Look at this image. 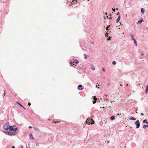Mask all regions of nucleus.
<instances>
[{
	"instance_id": "21",
	"label": "nucleus",
	"mask_w": 148,
	"mask_h": 148,
	"mask_svg": "<svg viewBox=\"0 0 148 148\" xmlns=\"http://www.w3.org/2000/svg\"><path fill=\"white\" fill-rule=\"evenodd\" d=\"M84 58H85V59H87V56L85 54H84Z\"/></svg>"
},
{
	"instance_id": "48",
	"label": "nucleus",
	"mask_w": 148,
	"mask_h": 148,
	"mask_svg": "<svg viewBox=\"0 0 148 148\" xmlns=\"http://www.w3.org/2000/svg\"><path fill=\"white\" fill-rule=\"evenodd\" d=\"M21 147L22 148H23V146H21Z\"/></svg>"
},
{
	"instance_id": "51",
	"label": "nucleus",
	"mask_w": 148,
	"mask_h": 148,
	"mask_svg": "<svg viewBox=\"0 0 148 148\" xmlns=\"http://www.w3.org/2000/svg\"><path fill=\"white\" fill-rule=\"evenodd\" d=\"M106 17H107V18H108V16H106Z\"/></svg>"
},
{
	"instance_id": "34",
	"label": "nucleus",
	"mask_w": 148,
	"mask_h": 148,
	"mask_svg": "<svg viewBox=\"0 0 148 148\" xmlns=\"http://www.w3.org/2000/svg\"><path fill=\"white\" fill-rule=\"evenodd\" d=\"M102 69V70H103V71H104V72L105 71V70L103 68Z\"/></svg>"
},
{
	"instance_id": "15",
	"label": "nucleus",
	"mask_w": 148,
	"mask_h": 148,
	"mask_svg": "<svg viewBox=\"0 0 148 148\" xmlns=\"http://www.w3.org/2000/svg\"><path fill=\"white\" fill-rule=\"evenodd\" d=\"M130 36L131 37L132 39L133 40H134L135 39L134 38V36L132 34H130Z\"/></svg>"
},
{
	"instance_id": "5",
	"label": "nucleus",
	"mask_w": 148,
	"mask_h": 148,
	"mask_svg": "<svg viewBox=\"0 0 148 148\" xmlns=\"http://www.w3.org/2000/svg\"><path fill=\"white\" fill-rule=\"evenodd\" d=\"M9 127H8L6 128H5V129H2L3 132L5 134H6L7 132H8V130H9Z\"/></svg>"
},
{
	"instance_id": "1",
	"label": "nucleus",
	"mask_w": 148,
	"mask_h": 148,
	"mask_svg": "<svg viewBox=\"0 0 148 148\" xmlns=\"http://www.w3.org/2000/svg\"><path fill=\"white\" fill-rule=\"evenodd\" d=\"M9 130L10 131H13L14 132L18 131V128L16 127L15 125L9 126Z\"/></svg>"
},
{
	"instance_id": "32",
	"label": "nucleus",
	"mask_w": 148,
	"mask_h": 148,
	"mask_svg": "<svg viewBox=\"0 0 148 148\" xmlns=\"http://www.w3.org/2000/svg\"><path fill=\"white\" fill-rule=\"evenodd\" d=\"M140 115H141L143 116L144 115V114L143 113H141L140 114Z\"/></svg>"
},
{
	"instance_id": "13",
	"label": "nucleus",
	"mask_w": 148,
	"mask_h": 148,
	"mask_svg": "<svg viewBox=\"0 0 148 148\" xmlns=\"http://www.w3.org/2000/svg\"><path fill=\"white\" fill-rule=\"evenodd\" d=\"M10 125H3V129H5V128H6L7 127H9Z\"/></svg>"
},
{
	"instance_id": "26",
	"label": "nucleus",
	"mask_w": 148,
	"mask_h": 148,
	"mask_svg": "<svg viewBox=\"0 0 148 148\" xmlns=\"http://www.w3.org/2000/svg\"><path fill=\"white\" fill-rule=\"evenodd\" d=\"M110 26V25H109L108 26L106 27V29L107 30H108V28H109V26Z\"/></svg>"
},
{
	"instance_id": "10",
	"label": "nucleus",
	"mask_w": 148,
	"mask_h": 148,
	"mask_svg": "<svg viewBox=\"0 0 148 148\" xmlns=\"http://www.w3.org/2000/svg\"><path fill=\"white\" fill-rule=\"evenodd\" d=\"M29 138L31 140H34V139L32 134H30L29 135Z\"/></svg>"
},
{
	"instance_id": "38",
	"label": "nucleus",
	"mask_w": 148,
	"mask_h": 148,
	"mask_svg": "<svg viewBox=\"0 0 148 148\" xmlns=\"http://www.w3.org/2000/svg\"><path fill=\"white\" fill-rule=\"evenodd\" d=\"M11 148H15V147L14 146H13Z\"/></svg>"
},
{
	"instance_id": "53",
	"label": "nucleus",
	"mask_w": 148,
	"mask_h": 148,
	"mask_svg": "<svg viewBox=\"0 0 148 148\" xmlns=\"http://www.w3.org/2000/svg\"><path fill=\"white\" fill-rule=\"evenodd\" d=\"M119 14V12H118V13L117 14V15H118Z\"/></svg>"
},
{
	"instance_id": "47",
	"label": "nucleus",
	"mask_w": 148,
	"mask_h": 148,
	"mask_svg": "<svg viewBox=\"0 0 148 148\" xmlns=\"http://www.w3.org/2000/svg\"><path fill=\"white\" fill-rule=\"evenodd\" d=\"M143 58V57H140V58L141 59L142 58Z\"/></svg>"
},
{
	"instance_id": "16",
	"label": "nucleus",
	"mask_w": 148,
	"mask_h": 148,
	"mask_svg": "<svg viewBox=\"0 0 148 148\" xmlns=\"http://www.w3.org/2000/svg\"><path fill=\"white\" fill-rule=\"evenodd\" d=\"M110 119L112 120H114L115 119V117L114 116H112L110 117Z\"/></svg>"
},
{
	"instance_id": "12",
	"label": "nucleus",
	"mask_w": 148,
	"mask_h": 148,
	"mask_svg": "<svg viewBox=\"0 0 148 148\" xmlns=\"http://www.w3.org/2000/svg\"><path fill=\"white\" fill-rule=\"evenodd\" d=\"M133 40L134 41V42L135 45V46H137V43L136 40L135 39L134 40Z\"/></svg>"
},
{
	"instance_id": "40",
	"label": "nucleus",
	"mask_w": 148,
	"mask_h": 148,
	"mask_svg": "<svg viewBox=\"0 0 148 148\" xmlns=\"http://www.w3.org/2000/svg\"><path fill=\"white\" fill-rule=\"evenodd\" d=\"M121 114H119V113H118V114H117V115H120Z\"/></svg>"
},
{
	"instance_id": "6",
	"label": "nucleus",
	"mask_w": 148,
	"mask_h": 148,
	"mask_svg": "<svg viewBox=\"0 0 148 148\" xmlns=\"http://www.w3.org/2000/svg\"><path fill=\"white\" fill-rule=\"evenodd\" d=\"M129 119L130 120H136V119L135 117H133L132 116H130L129 118Z\"/></svg>"
},
{
	"instance_id": "11",
	"label": "nucleus",
	"mask_w": 148,
	"mask_h": 148,
	"mask_svg": "<svg viewBox=\"0 0 148 148\" xmlns=\"http://www.w3.org/2000/svg\"><path fill=\"white\" fill-rule=\"evenodd\" d=\"M141 12L143 14H144L145 11L143 8H141Z\"/></svg>"
},
{
	"instance_id": "50",
	"label": "nucleus",
	"mask_w": 148,
	"mask_h": 148,
	"mask_svg": "<svg viewBox=\"0 0 148 148\" xmlns=\"http://www.w3.org/2000/svg\"><path fill=\"white\" fill-rule=\"evenodd\" d=\"M126 85H127V86H128V84H126Z\"/></svg>"
},
{
	"instance_id": "44",
	"label": "nucleus",
	"mask_w": 148,
	"mask_h": 148,
	"mask_svg": "<svg viewBox=\"0 0 148 148\" xmlns=\"http://www.w3.org/2000/svg\"><path fill=\"white\" fill-rule=\"evenodd\" d=\"M36 145L37 146H38V144H36Z\"/></svg>"
},
{
	"instance_id": "22",
	"label": "nucleus",
	"mask_w": 148,
	"mask_h": 148,
	"mask_svg": "<svg viewBox=\"0 0 148 148\" xmlns=\"http://www.w3.org/2000/svg\"><path fill=\"white\" fill-rule=\"evenodd\" d=\"M112 64L113 65H115L116 64V62L114 61L112 62Z\"/></svg>"
},
{
	"instance_id": "56",
	"label": "nucleus",
	"mask_w": 148,
	"mask_h": 148,
	"mask_svg": "<svg viewBox=\"0 0 148 148\" xmlns=\"http://www.w3.org/2000/svg\"><path fill=\"white\" fill-rule=\"evenodd\" d=\"M88 1H89V0H88Z\"/></svg>"
},
{
	"instance_id": "29",
	"label": "nucleus",
	"mask_w": 148,
	"mask_h": 148,
	"mask_svg": "<svg viewBox=\"0 0 148 148\" xmlns=\"http://www.w3.org/2000/svg\"><path fill=\"white\" fill-rule=\"evenodd\" d=\"M146 89L148 90V85L147 86Z\"/></svg>"
},
{
	"instance_id": "42",
	"label": "nucleus",
	"mask_w": 148,
	"mask_h": 148,
	"mask_svg": "<svg viewBox=\"0 0 148 148\" xmlns=\"http://www.w3.org/2000/svg\"><path fill=\"white\" fill-rule=\"evenodd\" d=\"M23 107V108L24 109H25H25H25V108L23 106V107Z\"/></svg>"
},
{
	"instance_id": "49",
	"label": "nucleus",
	"mask_w": 148,
	"mask_h": 148,
	"mask_svg": "<svg viewBox=\"0 0 148 148\" xmlns=\"http://www.w3.org/2000/svg\"><path fill=\"white\" fill-rule=\"evenodd\" d=\"M107 14V13L106 12V13H105V14L106 15Z\"/></svg>"
},
{
	"instance_id": "24",
	"label": "nucleus",
	"mask_w": 148,
	"mask_h": 148,
	"mask_svg": "<svg viewBox=\"0 0 148 148\" xmlns=\"http://www.w3.org/2000/svg\"><path fill=\"white\" fill-rule=\"evenodd\" d=\"M79 61L78 60H76V61L75 62V63L76 64H77L78 63Z\"/></svg>"
},
{
	"instance_id": "36",
	"label": "nucleus",
	"mask_w": 148,
	"mask_h": 148,
	"mask_svg": "<svg viewBox=\"0 0 148 148\" xmlns=\"http://www.w3.org/2000/svg\"><path fill=\"white\" fill-rule=\"evenodd\" d=\"M94 100H95V99H96V97L95 96L94 97Z\"/></svg>"
},
{
	"instance_id": "18",
	"label": "nucleus",
	"mask_w": 148,
	"mask_h": 148,
	"mask_svg": "<svg viewBox=\"0 0 148 148\" xmlns=\"http://www.w3.org/2000/svg\"><path fill=\"white\" fill-rule=\"evenodd\" d=\"M146 127H148V125H144L143 126V128L144 129L146 128Z\"/></svg>"
},
{
	"instance_id": "45",
	"label": "nucleus",
	"mask_w": 148,
	"mask_h": 148,
	"mask_svg": "<svg viewBox=\"0 0 148 148\" xmlns=\"http://www.w3.org/2000/svg\"><path fill=\"white\" fill-rule=\"evenodd\" d=\"M103 18H104V19H105V16H103Z\"/></svg>"
},
{
	"instance_id": "9",
	"label": "nucleus",
	"mask_w": 148,
	"mask_h": 148,
	"mask_svg": "<svg viewBox=\"0 0 148 148\" xmlns=\"http://www.w3.org/2000/svg\"><path fill=\"white\" fill-rule=\"evenodd\" d=\"M120 18H121L120 16V15H119L116 20V23H117L119 22V21L120 19Z\"/></svg>"
},
{
	"instance_id": "52",
	"label": "nucleus",
	"mask_w": 148,
	"mask_h": 148,
	"mask_svg": "<svg viewBox=\"0 0 148 148\" xmlns=\"http://www.w3.org/2000/svg\"><path fill=\"white\" fill-rule=\"evenodd\" d=\"M116 9L117 10H118V8H116Z\"/></svg>"
},
{
	"instance_id": "19",
	"label": "nucleus",
	"mask_w": 148,
	"mask_h": 148,
	"mask_svg": "<svg viewBox=\"0 0 148 148\" xmlns=\"http://www.w3.org/2000/svg\"><path fill=\"white\" fill-rule=\"evenodd\" d=\"M16 103L18 104V105H19L21 107H23V106L18 102L17 101Z\"/></svg>"
},
{
	"instance_id": "31",
	"label": "nucleus",
	"mask_w": 148,
	"mask_h": 148,
	"mask_svg": "<svg viewBox=\"0 0 148 148\" xmlns=\"http://www.w3.org/2000/svg\"><path fill=\"white\" fill-rule=\"evenodd\" d=\"M92 69L93 70V71H94L95 70V67H93V68H92Z\"/></svg>"
},
{
	"instance_id": "55",
	"label": "nucleus",
	"mask_w": 148,
	"mask_h": 148,
	"mask_svg": "<svg viewBox=\"0 0 148 148\" xmlns=\"http://www.w3.org/2000/svg\"><path fill=\"white\" fill-rule=\"evenodd\" d=\"M103 13H104V12H103Z\"/></svg>"
},
{
	"instance_id": "7",
	"label": "nucleus",
	"mask_w": 148,
	"mask_h": 148,
	"mask_svg": "<svg viewBox=\"0 0 148 148\" xmlns=\"http://www.w3.org/2000/svg\"><path fill=\"white\" fill-rule=\"evenodd\" d=\"M82 86L81 85H80V84L78 86V87H77L78 89H79V90H82V89H83V88H81Z\"/></svg>"
},
{
	"instance_id": "28",
	"label": "nucleus",
	"mask_w": 148,
	"mask_h": 148,
	"mask_svg": "<svg viewBox=\"0 0 148 148\" xmlns=\"http://www.w3.org/2000/svg\"><path fill=\"white\" fill-rule=\"evenodd\" d=\"M60 122V121H56L55 122V123H59Z\"/></svg>"
},
{
	"instance_id": "14",
	"label": "nucleus",
	"mask_w": 148,
	"mask_h": 148,
	"mask_svg": "<svg viewBox=\"0 0 148 148\" xmlns=\"http://www.w3.org/2000/svg\"><path fill=\"white\" fill-rule=\"evenodd\" d=\"M34 129L35 131H38V132H39L40 131L39 129H38V128H37L36 127H34Z\"/></svg>"
},
{
	"instance_id": "39",
	"label": "nucleus",
	"mask_w": 148,
	"mask_h": 148,
	"mask_svg": "<svg viewBox=\"0 0 148 148\" xmlns=\"http://www.w3.org/2000/svg\"><path fill=\"white\" fill-rule=\"evenodd\" d=\"M141 55L142 56H143L144 55L143 53H142Z\"/></svg>"
},
{
	"instance_id": "2",
	"label": "nucleus",
	"mask_w": 148,
	"mask_h": 148,
	"mask_svg": "<svg viewBox=\"0 0 148 148\" xmlns=\"http://www.w3.org/2000/svg\"><path fill=\"white\" fill-rule=\"evenodd\" d=\"M94 121L93 119L90 118H87L86 120V123L87 124H90V123L91 124H93V122H94Z\"/></svg>"
},
{
	"instance_id": "17",
	"label": "nucleus",
	"mask_w": 148,
	"mask_h": 148,
	"mask_svg": "<svg viewBox=\"0 0 148 148\" xmlns=\"http://www.w3.org/2000/svg\"><path fill=\"white\" fill-rule=\"evenodd\" d=\"M147 120L146 119H145L143 120V123H145L146 122L147 123H148V122H147Z\"/></svg>"
},
{
	"instance_id": "37",
	"label": "nucleus",
	"mask_w": 148,
	"mask_h": 148,
	"mask_svg": "<svg viewBox=\"0 0 148 148\" xmlns=\"http://www.w3.org/2000/svg\"><path fill=\"white\" fill-rule=\"evenodd\" d=\"M29 128H32V127L31 126H29Z\"/></svg>"
},
{
	"instance_id": "35",
	"label": "nucleus",
	"mask_w": 148,
	"mask_h": 148,
	"mask_svg": "<svg viewBox=\"0 0 148 148\" xmlns=\"http://www.w3.org/2000/svg\"><path fill=\"white\" fill-rule=\"evenodd\" d=\"M28 104L29 106H30L31 105V103H28Z\"/></svg>"
},
{
	"instance_id": "43",
	"label": "nucleus",
	"mask_w": 148,
	"mask_h": 148,
	"mask_svg": "<svg viewBox=\"0 0 148 148\" xmlns=\"http://www.w3.org/2000/svg\"><path fill=\"white\" fill-rule=\"evenodd\" d=\"M110 142L108 140L107 141V143H109Z\"/></svg>"
},
{
	"instance_id": "30",
	"label": "nucleus",
	"mask_w": 148,
	"mask_h": 148,
	"mask_svg": "<svg viewBox=\"0 0 148 148\" xmlns=\"http://www.w3.org/2000/svg\"><path fill=\"white\" fill-rule=\"evenodd\" d=\"M69 63L71 65L72 64V61H70L69 62Z\"/></svg>"
},
{
	"instance_id": "25",
	"label": "nucleus",
	"mask_w": 148,
	"mask_h": 148,
	"mask_svg": "<svg viewBox=\"0 0 148 148\" xmlns=\"http://www.w3.org/2000/svg\"><path fill=\"white\" fill-rule=\"evenodd\" d=\"M148 90L146 89V90L145 91V92L146 94H147L148 93Z\"/></svg>"
},
{
	"instance_id": "46",
	"label": "nucleus",
	"mask_w": 148,
	"mask_h": 148,
	"mask_svg": "<svg viewBox=\"0 0 148 148\" xmlns=\"http://www.w3.org/2000/svg\"><path fill=\"white\" fill-rule=\"evenodd\" d=\"M112 19V18H109V20H111Z\"/></svg>"
},
{
	"instance_id": "23",
	"label": "nucleus",
	"mask_w": 148,
	"mask_h": 148,
	"mask_svg": "<svg viewBox=\"0 0 148 148\" xmlns=\"http://www.w3.org/2000/svg\"><path fill=\"white\" fill-rule=\"evenodd\" d=\"M9 123L8 122H6L3 125H9Z\"/></svg>"
},
{
	"instance_id": "41",
	"label": "nucleus",
	"mask_w": 148,
	"mask_h": 148,
	"mask_svg": "<svg viewBox=\"0 0 148 148\" xmlns=\"http://www.w3.org/2000/svg\"><path fill=\"white\" fill-rule=\"evenodd\" d=\"M94 43V42H91V44H93Z\"/></svg>"
},
{
	"instance_id": "20",
	"label": "nucleus",
	"mask_w": 148,
	"mask_h": 148,
	"mask_svg": "<svg viewBox=\"0 0 148 148\" xmlns=\"http://www.w3.org/2000/svg\"><path fill=\"white\" fill-rule=\"evenodd\" d=\"M77 1L76 0H75L74 1L73 0L72 1V3H72V4H75V3H77Z\"/></svg>"
},
{
	"instance_id": "8",
	"label": "nucleus",
	"mask_w": 148,
	"mask_h": 148,
	"mask_svg": "<svg viewBox=\"0 0 148 148\" xmlns=\"http://www.w3.org/2000/svg\"><path fill=\"white\" fill-rule=\"evenodd\" d=\"M143 21V18L140 19L137 22V24H140Z\"/></svg>"
},
{
	"instance_id": "33",
	"label": "nucleus",
	"mask_w": 148,
	"mask_h": 148,
	"mask_svg": "<svg viewBox=\"0 0 148 148\" xmlns=\"http://www.w3.org/2000/svg\"><path fill=\"white\" fill-rule=\"evenodd\" d=\"M96 102V101H95V100H94V101H93V104H95Z\"/></svg>"
},
{
	"instance_id": "3",
	"label": "nucleus",
	"mask_w": 148,
	"mask_h": 148,
	"mask_svg": "<svg viewBox=\"0 0 148 148\" xmlns=\"http://www.w3.org/2000/svg\"><path fill=\"white\" fill-rule=\"evenodd\" d=\"M18 132V131H17V132H14V133H13L12 132H7V134L8 135L12 136H13L16 135L17 134Z\"/></svg>"
},
{
	"instance_id": "27",
	"label": "nucleus",
	"mask_w": 148,
	"mask_h": 148,
	"mask_svg": "<svg viewBox=\"0 0 148 148\" xmlns=\"http://www.w3.org/2000/svg\"><path fill=\"white\" fill-rule=\"evenodd\" d=\"M113 11V12H115V8H112V9Z\"/></svg>"
},
{
	"instance_id": "4",
	"label": "nucleus",
	"mask_w": 148,
	"mask_h": 148,
	"mask_svg": "<svg viewBox=\"0 0 148 148\" xmlns=\"http://www.w3.org/2000/svg\"><path fill=\"white\" fill-rule=\"evenodd\" d=\"M135 124L136 125V128H138L140 126V123L139 120H138L135 122Z\"/></svg>"
},
{
	"instance_id": "54",
	"label": "nucleus",
	"mask_w": 148,
	"mask_h": 148,
	"mask_svg": "<svg viewBox=\"0 0 148 148\" xmlns=\"http://www.w3.org/2000/svg\"><path fill=\"white\" fill-rule=\"evenodd\" d=\"M5 93L4 94V95H3L4 96H5Z\"/></svg>"
}]
</instances>
